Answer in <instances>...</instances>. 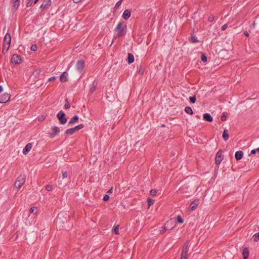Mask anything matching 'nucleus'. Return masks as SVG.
Listing matches in <instances>:
<instances>
[{
	"label": "nucleus",
	"instance_id": "f257e3e1",
	"mask_svg": "<svg viewBox=\"0 0 259 259\" xmlns=\"http://www.w3.org/2000/svg\"><path fill=\"white\" fill-rule=\"evenodd\" d=\"M126 25L123 22H120L118 23L114 29V31L116 32V36L120 37L125 33Z\"/></svg>",
	"mask_w": 259,
	"mask_h": 259
},
{
	"label": "nucleus",
	"instance_id": "f03ea898",
	"mask_svg": "<svg viewBox=\"0 0 259 259\" xmlns=\"http://www.w3.org/2000/svg\"><path fill=\"white\" fill-rule=\"evenodd\" d=\"M25 182V176L20 175L17 178L15 183V186L18 189H20Z\"/></svg>",
	"mask_w": 259,
	"mask_h": 259
},
{
	"label": "nucleus",
	"instance_id": "7ed1b4c3",
	"mask_svg": "<svg viewBox=\"0 0 259 259\" xmlns=\"http://www.w3.org/2000/svg\"><path fill=\"white\" fill-rule=\"evenodd\" d=\"M11 35L9 33H7L4 37L2 52H4V48L7 47L6 51H7L8 50L9 46L11 43Z\"/></svg>",
	"mask_w": 259,
	"mask_h": 259
},
{
	"label": "nucleus",
	"instance_id": "20e7f679",
	"mask_svg": "<svg viewBox=\"0 0 259 259\" xmlns=\"http://www.w3.org/2000/svg\"><path fill=\"white\" fill-rule=\"evenodd\" d=\"M84 67V62L82 60L78 61L75 67L76 73L79 74L81 73L83 70Z\"/></svg>",
	"mask_w": 259,
	"mask_h": 259
},
{
	"label": "nucleus",
	"instance_id": "39448f33",
	"mask_svg": "<svg viewBox=\"0 0 259 259\" xmlns=\"http://www.w3.org/2000/svg\"><path fill=\"white\" fill-rule=\"evenodd\" d=\"M57 117L60 122L62 124H65L67 121V118L65 117V114L62 111H60L57 114Z\"/></svg>",
	"mask_w": 259,
	"mask_h": 259
},
{
	"label": "nucleus",
	"instance_id": "423d86ee",
	"mask_svg": "<svg viewBox=\"0 0 259 259\" xmlns=\"http://www.w3.org/2000/svg\"><path fill=\"white\" fill-rule=\"evenodd\" d=\"M223 160V156L221 151H219L215 156V162L216 164H220Z\"/></svg>",
	"mask_w": 259,
	"mask_h": 259
},
{
	"label": "nucleus",
	"instance_id": "0eeeda50",
	"mask_svg": "<svg viewBox=\"0 0 259 259\" xmlns=\"http://www.w3.org/2000/svg\"><path fill=\"white\" fill-rule=\"evenodd\" d=\"M10 99V95L8 93H5L0 97V103H5L8 102Z\"/></svg>",
	"mask_w": 259,
	"mask_h": 259
},
{
	"label": "nucleus",
	"instance_id": "6e6552de",
	"mask_svg": "<svg viewBox=\"0 0 259 259\" xmlns=\"http://www.w3.org/2000/svg\"><path fill=\"white\" fill-rule=\"evenodd\" d=\"M11 61L13 63L20 64L21 63V59L20 56L17 54H14L12 56Z\"/></svg>",
	"mask_w": 259,
	"mask_h": 259
},
{
	"label": "nucleus",
	"instance_id": "1a4fd4ad",
	"mask_svg": "<svg viewBox=\"0 0 259 259\" xmlns=\"http://www.w3.org/2000/svg\"><path fill=\"white\" fill-rule=\"evenodd\" d=\"M51 5V0H44L40 8L42 10L48 9Z\"/></svg>",
	"mask_w": 259,
	"mask_h": 259
},
{
	"label": "nucleus",
	"instance_id": "9d476101",
	"mask_svg": "<svg viewBox=\"0 0 259 259\" xmlns=\"http://www.w3.org/2000/svg\"><path fill=\"white\" fill-rule=\"evenodd\" d=\"M190 244V241L189 240H186L185 242L184 243L182 249V252L184 253H188V248Z\"/></svg>",
	"mask_w": 259,
	"mask_h": 259
},
{
	"label": "nucleus",
	"instance_id": "9b49d317",
	"mask_svg": "<svg viewBox=\"0 0 259 259\" xmlns=\"http://www.w3.org/2000/svg\"><path fill=\"white\" fill-rule=\"evenodd\" d=\"M32 148V144L30 143H29L26 144L25 147L23 148V153L24 154L26 155L28 153Z\"/></svg>",
	"mask_w": 259,
	"mask_h": 259
},
{
	"label": "nucleus",
	"instance_id": "f8f14e48",
	"mask_svg": "<svg viewBox=\"0 0 259 259\" xmlns=\"http://www.w3.org/2000/svg\"><path fill=\"white\" fill-rule=\"evenodd\" d=\"M67 73L66 72H64L60 76V80L61 82H65L67 80Z\"/></svg>",
	"mask_w": 259,
	"mask_h": 259
},
{
	"label": "nucleus",
	"instance_id": "ddd939ff",
	"mask_svg": "<svg viewBox=\"0 0 259 259\" xmlns=\"http://www.w3.org/2000/svg\"><path fill=\"white\" fill-rule=\"evenodd\" d=\"M243 153L241 151H238L235 153V157L237 160L241 159L243 157Z\"/></svg>",
	"mask_w": 259,
	"mask_h": 259
},
{
	"label": "nucleus",
	"instance_id": "4468645a",
	"mask_svg": "<svg viewBox=\"0 0 259 259\" xmlns=\"http://www.w3.org/2000/svg\"><path fill=\"white\" fill-rule=\"evenodd\" d=\"M131 16V11L128 10H126L124 11L122 17L125 20L128 19Z\"/></svg>",
	"mask_w": 259,
	"mask_h": 259
},
{
	"label": "nucleus",
	"instance_id": "2eb2a0df",
	"mask_svg": "<svg viewBox=\"0 0 259 259\" xmlns=\"http://www.w3.org/2000/svg\"><path fill=\"white\" fill-rule=\"evenodd\" d=\"M242 255L243 259H247L249 256V250L247 248L243 249L242 251Z\"/></svg>",
	"mask_w": 259,
	"mask_h": 259
},
{
	"label": "nucleus",
	"instance_id": "dca6fc26",
	"mask_svg": "<svg viewBox=\"0 0 259 259\" xmlns=\"http://www.w3.org/2000/svg\"><path fill=\"white\" fill-rule=\"evenodd\" d=\"M203 119L209 122L212 121L213 118L209 113H205L203 114Z\"/></svg>",
	"mask_w": 259,
	"mask_h": 259
},
{
	"label": "nucleus",
	"instance_id": "f3484780",
	"mask_svg": "<svg viewBox=\"0 0 259 259\" xmlns=\"http://www.w3.org/2000/svg\"><path fill=\"white\" fill-rule=\"evenodd\" d=\"M79 117L78 116L75 115L73 116L69 121L68 124L70 125H72L74 123L76 122L77 120H78Z\"/></svg>",
	"mask_w": 259,
	"mask_h": 259
},
{
	"label": "nucleus",
	"instance_id": "a211bd4d",
	"mask_svg": "<svg viewBox=\"0 0 259 259\" xmlns=\"http://www.w3.org/2000/svg\"><path fill=\"white\" fill-rule=\"evenodd\" d=\"M198 206V201L196 200L193 201L190 205V210H195Z\"/></svg>",
	"mask_w": 259,
	"mask_h": 259
},
{
	"label": "nucleus",
	"instance_id": "6ab92c4d",
	"mask_svg": "<svg viewBox=\"0 0 259 259\" xmlns=\"http://www.w3.org/2000/svg\"><path fill=\"white\" fill-rule=\"evenodd\" d=\"M127 61H128V63L129 64H131V63H133L134 62V56L132 54L129 53L128 54Z\"/></svg>",
	"mask_w": 259,
	"mask_h": 259
},
{
	"label": "nucleus",
	"instance_id": "aec40b11",
	"mask_svg": "<svg viewBox=\"0 0 259 259\" xmlns=\"http://www.w3.org/2000/svg\"><path fill=\"white\" fill-rule=\"evenodd\" d=\"M60 131H52V133H49V137L51 138L55 137L58 134Z\"/></svg>",
	"mask_w": 259,
	"mask_h": 259
},
{
	"label": "nucleus",
	"instance_id": "412c9836",
	"mask_svg": "<svg viewBox=\"0 0 259 259\" xmlns=\"http://www.w3.org/2000/svg\"><path fill=\"white\" fill-rule=\"evenodd\" d=\"M229 137V134L228 133V131H224L223 134V138L225 141H226L228 139Z\"/></svg>",
	"mask_w": 259,
	"mask_h": 259
},
{
	"label": "nucleus",
	"instance_id": "4be33fe9",
	"mask_svg": "<svg viewBox=\"0 0 259 259\" xmlns=\"http://www.w3.org/2000/svg\"><path fill=\"white\" fill-rule=\"evenodd\" d=\"M255 23L254 22L252 23V26H250L249 29H248L249 32L250 33H253V30L255 28Z\"/></svg>",
	"mask_w": 259,
	"mask_h": 259
},
{
	"label": "nucleus",
	"instance_id": "5701e85b",
	"mask_svg": "<svg viewBox=\"0 0 259 259\" xmlns=\"http://www.w3.org/2000/svg\"><path fill=\"white\" fill-rule=\"evenodd\" d=\"M185 111L186 113L189 114H193V111L190 107H186L185 108Z\"/></svg>",
	"mask_w": 259,
	"mask_h": 259
},
{
	"label": "nucleus",
	"instance_id": "b1692460",
	"mask_svg": "<svg viewBox=\"0 0 259 259\" xmlns=\"http://www.w3.org/2000/svg\"><path fill=\"white\" fill-rule=\"evenodd\" d=\"M252 239L254 242H257L259 240V233H255L252 236Z\"/></svg>",
	"mask_w": 259,
	"mask_h": 259
},
{
	"label": "nucleus",
	"instance_id": "393cba45",
	"mask_svg": "<svg viewBox=\"0 0 259 259\" xmlns=\"http://www.w3.org/2000/svg\"><path fill=\"white\" fill-rule=\"evenodd\" d=\"M84 127V125L82 124H80L74 127L71 128L69 130H80Z\"/></svg>",
	"mask_w": 259,
	"mask_h": 259
},
{
	"label": "nucleus",
	"instance_id": "a878e982",
	"mask_svg": "<svg viewBox=\"0 0 259 259\" xmlns=\"http://www.w3.org/2000/svg\"><path fill=\"white\" fill-rule=\"evenodd\" d=\"M14 3V7L17 9L19 6L20 2L19 0H12Z\"/></svg>",
	"mask_w": 259,
	"mask_h": 259
},
{
	"label": "nucleus",
	"instance_id": "bb28decb",
	"mask_svg": "<svg viewBox=\"0 0 259 259\" xmlns=\"http://www.w3.org/2000/svg\"><path fill=\"white\" fill-rule=\"evenodd\" d=\"M37 208L36 207H32L30 209V213H36L37 212Z\"/></svg>",
	"mask_w": 259,
	"mask_h": 259
},
{
	"label": "nucleus",
	"instance_id": "cd10ccee",
	"mask_svg": "<svg viewBox=\"0 0 259 259\" xmlns=\"http://www.w3.org/2000/svg\"><path fill=\"white\" fill-rule=\"evenodd\" d=\"M188 253L181 252V257L180 259H188Z\"/></svg>",
	"mask_w": 259,
	"mask_h": 259
},
{
	"label": "nucleus",
	"instance_id": "c85d7f7f",
	"mask_svg": "<svg viewBox=\"0 0 259 259\" xmlns=\"http://www.w3.org/2000/svg\"><path fill=\"white\" fill-rule=\"evenodd\" d=\"M65 102L66 103H65V105H64V108L65 109H67L70 108V103H69V101L67 100H65Z\"/></svg>",
	"mask_w": 259,
	"mask_h": 259
},
{
	"label": "nucleus",
	"instance_id": "c756f323",
	"mask_svg": "<svg viewBox=\"0 0 259 259\" xmlns=\"http://www.w3.org/2000/svg\"><path fill=\"white\" fill-rule=\"evenodd\" d=\"M122 0H120L115 5V7H114V9L115 10L117 9L120 6V5H121V3H122Z\"/></svg>",
	"mask_w": 259,
	"mask_h": 259
},
{
	"label": "nucleus",
	"instance_id": "7c9ffc66",
	"mask_svg": "<svg viewBox=\"0 0 259 259\" xmlns=\"http://www.w3.org/2000/svg\"><path fill=\"white\" fill-rule=\"evenodd\" d=\"M37 47L35 44H33L31 45L30 47V49L32 51H36L37 50Z\"/></svg>",
	"mask_w": 259,
	"mask_h": 259
},
{
	"label": "nucleus",
	"instance_id": "2f4dec72",
	"mask_svg": "<svg viewBox=\"0 0 259 259\" xmlns=\"http://www.w3.org/2000/svg\"><path fill=\"white\" fill-rule=\"evenodd\" d=\"M177 221L181 224H182L184 222V220L180 215H178L177 217Z\"/></svg>",
	"mask_w": 259,
	"mask_h": 259
},
{
	"label": "nucleus",
	"instance_id": "473e14b6",
	"mask_svg": "<svg viewBox=\"0 0 259 259\" xmlns=\"http://www.w3.org/2000/svg\"><path fill=\"white\" fill-rule=\"evenodd\" d=\"M114 232L116 234H119V226H116L114 228Z\"/></svg>",
	"mask_w": 259,
	"mask_h": 259
},
{
	"label": "nucleus",
	"instance_id": "72a5a7b5",
	"mask_svg": "<svg viewBox=\"0 0 259 259\" xmlns=\"http://www.w3.org/2000/svg\"><path fill=\"white\" fill-rule=\"evenodd\" d=\"M189 100L190 102L194 103L196 101V98L195 97H190Z\"/></svg>",
	"mask_w": 259,
	"mask_h": 259
},
{
	"label": "nucleus",
	"instance_id": "f704fd0d",
	"mask_svg": "<svg viewBox=\"0 0 259 259\" xmlns=\"http://www.w3.org/2000/svg\"><path fill=\"white\" fill-rule=\"evenodd\" d=\"M46 189L48 191H50L53 189V186L50 185H47L46 187Z\"/></svg>",
	"mask_w": 259,
	"mask_h": 259
},
{
	"label": "nucleus",
	"instance_id": "c9c22d12",
	"mask_svg": "<svg viewBox=\"0 0 259 259\" xmlns=\"http://www.w3.org/2000/svg\"><path fill=\"white\" fill-rule=\"evenodd\" d=\"M167 230V229L165 226H163L162 227V229L160 230V234H163Z\"/></svg>",
	"mask_w": 259,
	"mask_h": 259
},
{
	"label": "nucleus",
	"instance_id": "e433bc0d",
	"mask_svg": "<svg viewBox=\"0 0 259 259\" xmlns=\"http://www.w3.org/2000/svg\"><path fill=\"white\" fill-rule=\"evenodd\" d=\"M150 193L152 196H155L157 193V191L155 190L152 189L150 191Z\"/></svg>",
	"mask_w": 259,
	"mask_h": 259
},
{
	"label": "nucleus",
	"instance_id": "4c0bfd02",
	"mask_svg": "<svg viewBox=\"0 0 259 259\" xmlns=\"http://www.w3.org/2000/svg\"><path fill=\"white\" fill-rule=\"evenodd\" d=\"M147 200H148V203H149V205H152L154 203V200H152V199L148 198Z\"/></svg>",
	"mask_w": 259,
	"mask_h": 259
},
{
	"label": "nucleus",
	"instance_id": "58836bf2",
	"mask_svg": "<svg viewBox=\"0 0 259 259\" xmlns=\"http://www.w3.org/2000/svg\"><path fill=\"white\" fill-rule=\"evenodd\" d=\"M75 131H66V134L68 135H73Z\"/></svg>",
	"mask_w": 259,
	"mask_h": 259
},
{
	"label": "nucleus",
	"instance_id": "ea45409f",
	"mask_svg": "<svg viewBox=\"0 0 259 259\" xmlns=\"http://www.w3.org/2000/svg\"><path fill=\"white\" fill-rule=\"evenodd\" d=\"M191 40L192 42L195 43L198 41L197 38L195 36H192Z\"/></svg>",
	"mask_w": 259,
	"mask_h": 259
},
{
	"label": "nucleus",
	"instance_id": "a19ab883",
	"mask_svg": "<svg viewBox=\"0 0 259 259\" xmlns=\"http://www.w3.org/2000/svg\"><path fill=\"white\" fill-rule=\"evenodd\" d=\"M226 118H227V114H226V113H223V115L221 117L222 120H223V121L226 120Z\"/></svg>",
	"mask_w": 259,
	"mask_h": 259
},
{
	"label": "nucleus",
	"instance_id": "79ce46f5",
	"mask_svg": "<svg viewBox=\"0 0 259 259\" xmlns=\"http://www.w3.org/2000/svg\"><path fill=\"white\" fill-rule=\"evenodd\" d=\"M202 61L206 62L207 61V57L205 55H202L201 58Z\"/></svg>",
	"mask_w": 259,
	"mask_h": 259
},
{
	"label": "nucleus",
	"instance_id": "37998d69",
	"mask_svg": "<svg viewBox=\"0 0 259 259\" xmlns=\"http://www.w3.org/2000/svg\"><path fill=\"white\" fill-rule=\"evenodd\" d=\"M68 176V173L66 171H64L62 172V178L65 179Z\"/></svg>",
	"mask_w": 259,
	"mask_h": 259
},
{
	"label": "nucleus",
	"instance_id": "c03bdc74",
	"mask_svg": "<svg viewBox=\"0 0 259 259\" xmlns=\"http://www.w3.org/2000/svg\"><path fill=\"white\" fill-rule=\"evenodd\" d=\"M214 19V17L213 15H210L208 17V21L209 22H212Z\"/></svg>",
	"mask_w": 259,
	"mask_h": 259
},
{
	"label": "nucleus",
	"instance_id": "a18cd8bd",
	"mask_svg": "<svg viewBox=\"0 0 259 259\" xmlns=\"http://www.w3.org/2000/svg\"><path fill=\"white\" fill-rule=\"evenodd\" d=\"M109 196L108 195H105L103 197V200L106 201L109 200Z\"/></svg>",
	"mask_w": 259,
	"mask_h": 259
},
{
	"label": "nucleus",
	"instance_id": "49530a36",
	"mask_svg": "<svg viewBox=\"0 0 259 259\" xmlns=\"http://www.w3.org/2000/svg\"><path fill=\"white\" fill-rule=\"evenodd\" d=\"M249 31H247V30H245V31H244V35H245L246 36H247V37H248V36H249Z\"/></svg>",
	"mask_w": 259,
	"mask_h": 259
},
{
	"label": "nucleus",
	"instance_id": "de8ad7c7",
	"mask_svg": "<svg viewBox=\"0 0 259 259\" xmlns=\"http://www.w3.org/2000/svg\"><path fill=\"white\" fill-rule=\"evenodd\" d=\"M56 79V77L53 76L49 78V81H52Z\"/></svg>",
	"mask_w": 259,
	"mask_h": 259
},
{
	"label": "nucleus",
	"instance_id": "09e8293b",
	"mask_svg": "<svg viewBox=\"0 0 259 259\" xmlns=\"http://www.w3.org/2000/svg\"><path fill=\"white\" fill-rule=\"evenodd\" d=\"M228 27L227 24H225L222 27V30H225Z\"/></svg>",
	"mask_w": 259,
	"mask_h": 259
},
{
	"label": "nucleus",
	"instance_id": "8fccbe9b",
	"mask_svg": "<svg viewBox=\"0 0 259 259\" xmlns=\"http://www.w3.org/2000/svg\"><path fill=\"white\" fill-rule=\"evenodd\" d=\"M257 152V150L256 149H253V150H252L251 151V153L252 154H254L256 153V152Z\"/></svg>",
	"mask_w": 259,
	"mask_h": 259
},
{
	"label": "nucleus",
	"instance_id": "3c124183",
	"mask_svg": "<svg viewBox=\"0 0 259 259\" xmlns=\"http://www.w3.org/2000/svg\"><path fill=\"white\" fill-rule=\"evenodd\" d=\"M138 73L140 74H142L143 73V70H141V69H139V70L138 71Z\"/></svg>",
	"mask_w": 259,
	"mask_h": 259
},
{
	"label": "nucleus",
	"instance_id": "603ef678",
	"mask_svg": "<svg viewBox=\"0 0 259 259\" xmlns=\"http://www.w3.org/2000/svg\"><path fill=\"white\" fill-rule=\"evenodd\" d=\"M81 1V0H73V2L76 4L80 2Z\"/></svg>",
	"mask_w": 259,
	"mask_h": 259
},
{
	"label": "nucleus",
	"instance_id": "864d4df0",
	"mask_svg": "<svg viewBox=\"0 0 259 259\" xmlns=\"http://www.w3.org/2000/svg\"><path fill=\"white\" fill-rule=\"evenodd\" d=\"M3 91V88L2 86H0V93H1Z\"/></svg>",
	"mask_w": 259,
	"mask_h": 259
},
{
	"label": "nucleus",
	"instance_id": "5fc2aeb1",
	"mask_svg": "<svg viewBox=\"0 0 259 259\" xmlns=\"http://www.w3.org/2000/svg\"><path fill=\"white\" fill-rule=\"evenodd\" d=\"M6 50H7V47L4 48V52H3V53L5 54V52H7V51H6Z\"/></svg>",
	"mask_w": 259,
	"mask_h": 259
},
{
	"label": "nucleus",
	"instance_id": "6e6d98bb",
	"mask_svg": "<svg viewBox=\"0 0 259 259\" xmlns=\"http://www.w3.org/2000/svg\"><path fill=\"white\" fill-rule=\"evenodd\" d=\"M112 188L110 189L109 190L108 192H110H110H112Z\"/></svg>",
	"mask_w": 259,
	"mask_h": 259
},
{
	"label": "nucleus",
	"instance_id": "4d7b16f0",
	"mask_svg": "<svg viewBox=\"0 0 259 259\" xmlns=\"http://www.w3.org/2000/svg\"><path fill=\"white\" fill-rule=\"evenodd\" d=\"M39 0H35L34 4H36Z\"/></svg>",
	"mask_w": 259,
	"mask_h": 259
},
{
	"label": "nucleus",
	"instance_id": "13d9d810",
	"mask_svg": "<svg viewBox=\"0 0 259 259\" xmlns=\"http://www.w3.org/2000/svg\"><path fill=\"white\" fill-rule=\"evenodd\" d=\"M256 150H257V152H259V147L256 148Z\"/></svg>",
	"mask_w": 259,
	"mask_h": 259
},
{
	"label": "nucleus",
	"instance_id": "bf43d9fd",
	"mask_svg": "<svg viewBox=\"0 0 259 259\" xmlns=\"http://www.w3.org/2000/svg\"><path fill=\"white\" fill-rule=\"evenodd\" d=\"M54 130H57V127H55Z\"/></svg>",
	"mask_w": 259,
	"mask_h": 259
}]
</instances>
